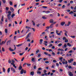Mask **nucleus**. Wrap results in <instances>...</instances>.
<instances>
[{
	"label": "nucleus",
	"instance_id": "obj_1",
	"mask_svg": "<svg viewBox=\"0 0 76 76\" xmlns=\"http://www.w3.org/2000/svg\"><path fill=\"white\" fill-rule=\"evenodd\" d=\"M8 14L7 15V17L8 19H9V21H11V20L10 19L11 18V17H10V15H11V13H12V12L10 11H9L8 12Z\"/></svg>",
	"mask_w": 76,
	"mask_h": 76
},
{
	"label": "nucleus",
	"instance_id": "obj_2",
	"mask_svg": "<svg viewBox=\"0 0 76 76\" xmlns=\"http://www.w3.org/2000/svg\"><path fill=\"white\" fill-rule=\"evenodd\" d=\"M11 70L12 72H13V73H16V70H15V69L13 67L11 68Z\"/></svg>",
	"mask_w": 76,
	"mask_h": 76
},
{
	"label": "nucleus",
	"instance_id": "obj_3",
	"mask_svg": "<svg viewBox=\"0 0 76 76\" xmlns=\"http://www.w3.org/2000/svg\"><path fill=\"white\" fill-rule=\"evenodd\" d=\"M68 61L69 63H71V62L73 61V59L71 58L70 59H69L68 60Z\"/></svg>",
	"mask_w": 76,
	"mask_h": 76
},
{
	"label": "nucleus",
	"instance_id": "obj_4",
	"mask_svg": "<svg viewBox=\"0 0 76 76\" xmlns=\"http://www.w3.org/2000/svg\"><path fill=\"white\" fill-rule=\"evenodd\" d=\"M69 75V76H73V74L72 73V72H68Z\"/></svg>",
	"mask_w": 76,
	"mask_h": 76
},
{
	"label": "nucleus",
	"instance_id": "obj_5",
	"mask_svg": "<svg viewBox=\"0 0 76 76\" xmlns=\"http://www.w3.org/2000/svg\"><path fill=\"white\" fill-rule=\"evenodd\" d=\"M11 65H12V66H13V67H15V69H16V68H17V67H16V66H15V65L14 63H11Z\"/></svg>",
	"mask_w": 76,
	"mask_h": 76
},
{
	"label": "nucleus",
	"instance_id": "obj_6",
	"mask_svg": "<svg viewBox=\"0 0 76 76\" xmlns=\"http://www.w3.org/2000/svg\"><path fill=\"white\" fill-rule=\"evenodd\" d=\"M66 23L65 22H62L61 23V26H64V24Z\"/></svg>",
	"mask_w": 76,
	"mask_h": 76
},
{
	"label": "nucleus",
	"instance_id": "obj_7",
	"mask_svg": "<svg viewBox=\"0 0 76 76\" xmlns=\"http://www.w3.org/2000/svg\"><path fill=\"white\" fill-rule=\"evenodd\" d=\"M11 42V40H9L7 42V45H8L10 44V42Z\"/></svg>",
	"mask_w": 76,
	"mask_h": 76
},
{
	"label": "nucleus",
	"instance_id": "obj_8",
	"mask_svg": "<svg viewBox=\"0 0 76 76\" xmlns=\"http://www.w3.org/2000/svg\"><path fill=\"white\" fill-rule=\"evenodd\" d=\"M31 33L30 32L28 34L27 36L26 37V39H27V38H28V37H29V35H31Z\"/></svg>",
	"mask_w": 76,
	"mask_h": 76
},
{
	"label": "nucleus",
	"instance_id": "obj_9",
	"mask_svg": "<svg viewBox=\"0 0 76 76\" xmlns=\"http://www.w3.org/2000/svg\"><path fill=\"white\" fill-rule=\"evenodd\" d=\"M50 23H54V20L53 19H51L50 20Z\"/></svg>",
	"mask_w": 76,
	"mask_h": 76
},
{
	"label": "nucleus",
	"instance_id": "obj_10",
	"mask_svg": "<svg viewBox=\"0 0 76 76\" xmlns=\"http://www.w3.org/2000/svg\"><path fill=\"white\" fill-rule=\"evenodd\" d=\"M61 34H63V32H62V31H60V33H57V34L58 35H59V36L61 35Z\"/></svg>",
	"mask_w": 76,
	"mask_h": 76
},
{
	"label": "nucleus",
	"instance_id": "obj_11",
	"mask_svg": "<svg viewBox=\"0 0 76 76\" xmlns=\"http://www.w3.org/2000/svg\"><path fill=\"white\" fill-rule=\"evenodd\" d=\"M10 10L12 11V12H13V11H14V9H13V7H10Z\"/></svg>",
	"mask_w": 76,
	"mask_h": 76
},
{
	"label": "nucleus",
	"instance_id": "obj_12",
	"mask_svg": "<svg viewBox=\"0 0 76 76\" xmlns=\"http://www.w3.org/2000/svg\"><path fill=\"white\" fill-rule=\"evenodd\" d=\"M31 75H32V76H34V71H32L30 73Z\"/></svg>",
	"mask_w": 76,
	"mask_h": 76
},
{
	"label": "nucleus",
	"instance_id": "obj_13",
	"mask_svg": "<svg viewBox=\"0 0 76 76\" xmlns=\"http://www.w3.org/2000/svg\"><path fill=\"white\" fill-rule=\"evenodd\" d=\"M62 47L63 48H64V47H65V48H66L67 47V45L66 44H64V46H62Z\"/></svg>",
	"mask_w": 76,
	"mask_h": 76
},
{
	"label": "nucleus",
	"instance_id": "obj_14",
	"mask_svg": "<svg viewBox=\"0 0 76 76\" xmlns=\"http://www.w3.org/2000/svg\"><path fill=\"white\" fill-rule=\"evenodd\" d=\"M23 73V69H22L20 72V74H21V75H22Z\"/></svg>",
	"mask_w": 76,
	"mask_h": 76
},
{
	"label": "nucleus",
	"instance_id": "obj_15",
	"mask_svg": "<svg viewBox=\"0 0 76 76\" xmlns=\"http://www.w3.org/2000/svg\"><path fill=\"white\" fill-rule=\"evenodd\" d=\"M71 23V22L70 21H69L68 22V24H67V26H69L70 25V24Z\"/></svg>",
	"mask_w": 76,
	"mask_h": 76
},
{
	"label": "nucleus",
	"instance_id": "obj_16",
	"mask_svg": "<svg viewBox=\"0 0 76 76\" xmlns=\"http://www.w3.org/2000/svg\"><path fill=\"white\" fill-rule=\"evenodd\" d=\"M47 76V73H45L44 74H42V76H44V75Z\"/></svg>",
	"mask_w": 76,
	"mask_h": 76
},
{
	"label": "nucleus",
	"instance_id": "obj_17",
	"mask_svg": "<svg viewBox=\"0 0 76 76\" xmlns=\"http://www.w3.org/2000/svg\"><path fill=\"white\" fill-rule=\"evenodd\" d=\"M49 27H50V28H53V24H51L50 25Z\"/></svg>",
	"mask_w": 76,
	"mask_h": 76
},
{
	"label": "nucleus",
	"instance_id": "obj_18",
	"mask_svg": "<svg viewBox=\"0 0 76 76\" xmlns=\"http://www.w3.org/2000/svg\"><path fill=\"white\" fill-rule=\"evenodd\" d=\"M22 44H23V43L20 44H19L18 45H17L16 46H17V47H20V46H21V45H22Z\"/></svg>",
	"mask_w": 76,
	"mask_h": 76
},
{
	"label": "nucleus",
	"instance_id": "obj_19",
	"mask_svg": "<svg viewBox=\"0 0 76 76\" xmlns=\"http://www.w3.org/2000/svg\"><path fill=\"white\" fill-rule=\"evenodd\" d=\"M22 67L21 66H20L18 68V70H20L21 69H22Z\"/></svg>",
	"mask_w": 76,
	"mask_h": 76
},
{
	"label": "nucleus",
	"instance_id": "obj_20",
	"mask_svg": "<svg viewBox=\"0 0 76 76\" xmlns=\"http://www.w3.org/2000/svg\"><path fill=\"white\" fill-rule=\"evenodd\" d=\"M9 50H10V51H14V50L11 48L10 47V48Z\"/></svg>",
	"mask_w": 76,
	"mask_h": 76
},
{
	"label": "nucleus",
	"instance_id": "obj_21",
	"mask_svg": "<svg viewBox=\"0 0 76 76\" xmlns=\"http://www.w3.org/2000/svg\"><path fill=\"white\" fill-rule=\"evenodd\" d=\"M10 68H8V69L7 70V72L8 73H9V72H10Z\"/></svg>",
	"mask_w": 76,
	"mask_h": 76
},
{
	"label": "nucleus",
	"instance_id": "obj_22",
	"mask_svg": "<svg viewBox=\"0 0 76 76\" xmlns=\"http://www.w3.org/2000/svg\"><path fill=\"white\" fill-rule=\"evenodd\" d=\"M67 46H69V47H71L72 46V45H70L69 43H67Z\"/></svg>",
	"mask_w": 76,
	"mask_h": 76
},
{
	"label": "nucleus",
	"instance_id": "obj_23",
	"mask_svg": "<svg viewBox=\"0 0 76 76\" xmlns=\"http://www.w3.org/2000/svg\"><path fill=\"white\" fill-rule=\"evenodd\" d=\"M65 32H66L65 33V35L66 36V37H68V35H67V31H65Z\"/></svg>",
	"mask_w": 76,
	"mask_h": 76
},
{
	"label": "nucleus",
	"instance_id": "obj_24",
	"mask_svg": "<svg viewBox=\"0 0 76 76\" xmlns=\"http://www.w3.org/2000/svg\"><path fill=\"white\" fill-rule=\"evenodd\" d=\"M31 22L33 23V25L34 26H35V22H34L33 20H32Z\"/></svg>",
	"mask_w": 76,
	"mask_h": 76
},
{
	"label": "nucleus",
	"instance_id": "obj_25",
	"mask_svg": "<svg viewBox=\"0 0 76 76\" xmlns=\"http://www.w3.org/2000/svg\"><path fill=\"white\" fill-rule=\"evenodd\" d=\"M4 20V17L3 16H2V18H1V21L2 22H3L4 20Z\"/></svg>",
	"mask_w": 76,
	"mask_h": 76
},
{
	"label": "nucleus",
	"instance_id": "obj_26",
	"mask_svg": "<svg viewBox=\"0 0 76 76\" xmlns=\"http://www.w3.org/2000/svg\"><path fill=\"white\" fill-rule=\"evenodd\" d=\"M15 16V14H13L11 15V17H12V18H13V17Z\"/></svg>",
	"mask_w": 76,
	"mask_h": 76
},
{
	"label": "nucleus",
	"instance_id": "obj_27",
	"mask_svg": "<svg viewBox=\"0 0 76 76\" xmlns=\"http://www.w3.org/2000/svg\"><path fill=\"white\" fill-rule=\"evenodd\" d=\"M45 13H47V14H48V13H50V11H46Z\"/></svg>",
	"mask_w": 76,
	"mask_h": 76
},
{
	"label": "nucleus",
	"instance_id": "obj_28",
	"mask_svg": "<svg viewBox=\"0 0 76 76\" xmlns=\"http://www.w3.org/2000/svg\"><path fill=\"white\" fill-rule=\"evenodd\" d=\"M10 5H11V6L13 4V3H12V1H10Z\"/></svg>",
	"mask_w": 76,
	"mask_h": 76
},
{
	"label": "nucleus",
	"instance_id": "obj_29",
	"mask_svg": "<svg viewBox=\"0 0 76 76\" xmlns=\"http://www.w3.org/2000/svg\"><path fill=\"white\" fill-rule=\"evenodd\" d=\"M2 51L4 52L5 51V50H4V48H3V47L2 48Z\"/></svg>",
	"mask_w": 76,
	"mask_h": 76
},
{
	"label": "nucleus",
	"instance_id": "obj_30",
	"mask_svg": "<svg viewBox=\"0 0 76 76\" xmlns=\"http://www.w3.org/2000/svg\"><path fill=\"white\" fill-rule=\"evenodd\" d=\"M37 74H41V72L39 71L37 72Z\"/></svg>",
	"mask_w": 76,
	"mask_h": 76
},
{
	"label": "nucleus",
	"instance_id": "obj_31",
	"mask_svg": "<svg viewBox=\"0 0 76 76\" xmlns=\"http://www.w3.org/2000/svg\"><path fill=\"white\" fill-rule=\"evenodd\" d=\"M73 12L72 11H71L69 13V14H73Z\"/></svg>",
	"mask_w": 76,
	"mask_h": 76
},
{
	"label": "nucleus",
	"instance_id": "obj_32",
	"mask_svg": "<svg viewBox=\"0 0 76 76\" xmlns=\"http://www.w3.org/2000/svg\"><path fill=\"white\" fill-rule=\"evenodd\" d=\"M39 50H37L36 51V54H37V53H39Z\"/></svg>",
	"mask_w": 76,
	"mask_h": 76
},
{
	"label": "nucleus",
	"instance_id": "obj_33",
	"mask_svg": "<svg viewBox=\"0 0 76 76\" xmlns=\"http://www.w3.org/2000/svg\"><path fill=\"white\" fill-rule=\"evenodd\" d=\"M3 72H4V73H5V72L6 71V70L4 68H3Z\"/></svg>",
	"mask_w": 76,
	"mask_h": 76
},
{
	"label": "nucleus",
	"instance_id": "obj_34",
	"mask_svg": "<svg viewBox=\"0 0 76 76\" xmlns=\"http://www.w3.org/2000/svg\"><path fill=\"white\" fill-rule=\"evenodd\" d=\"M42 18L43 19H47V17H46L45 16H43L42 17Z\"/></svg>",
	"mask_w": 76,
	"mask_h": 76
},
{
	"label": "nucleus",
	"instance_id": "obj_35",
	"mask_svg": "<svg viewBox=\"0 0 76 76\" xmlns=\"http://www.w3.org/2000/svg\"><path fill=\"white\" fill-rule=\"evenodd\" d=\"M62 45V44L60 43L58 44V47H60Z\"/></svg>",
	"mask_w": 76,
	"mask_h": 76
},
{
	"label": "nucleus",
	"instance_id": "obj_36",
	"mask_svg": "<svg viewBox=\"0 0 76 76\" xmlns=\"http://www.w3.org/2000/svg\"><path fill=\"white\" fill-rule=\"evenodd\" d=\"M5 32L6 33V34H7V29H5Z\"/></svg>",
	"mask_w": 76,
	"mask_h": 76
},
{
	"label": "nucleus",
	"instance_id": "obj_37",
	"mask_svg": "<svg viewBox=\"0 0 76 76\" xmlns=\"http://www.w3.org/2000/svg\"><path fill=\"white\" fill-rule=\"evenodd\" d=\"M35 60V58H33L31 59V61H34Z\"/></svg>",
	"mask_w": 76,
	"mask_h": 76
},
{
	"label": "nucleus",
	"instance_id": "obj_38",
	"mask_svg": "<svg viewBox=\"0 0 76 76\" xmlns=\"http://www.w3.org/2000/svg\"><path fill=\"white\" fill-rule=\"evenodd\" d=\"M2 1L4 4H5V3H6V0H2Z\"/></svg>",
	"mask_w": 76,
	"mask_h": 76
},
{
	"label": "nucleus",
	"instance_id": "obj_39",
	"mask_svg": "<svg viewBox=\"0 0 76 76\" xmlns=\"http://www.w3.org/2000/svg\"><path fill=\"white\" fill-rule=\"evenodd\" d=\"M11 61L12 62V63H15V60H12Z\"/></svg>",
	"mask_w": 76,
	"mask_h": 76
},
{
	"label": "nucleus",
	"instance_id": "obj_40",
	"mask_svg": "<svg viewBox=\"0 0 76 76\" xmlns=\"http://www.w3.org/2000/svg\"><path fill=\"white\" fill-rule=\"evenodd\" d=\"M5 9H6V10L7 11L9 10V7H6Z\"/></svg>",
	"mask_w": 76,
	"mask_h": 76
},
{
	"label": "nucleus",
	"instance_id": "obj_41",
	"mask_svg": "<svg viewBox=\"0 0 76 76\" xmlns=\"http://www.w3.org/2000/svg\"><path fill=\"white\" fill-rule=\"evenodd\" d=\"M53 63H57V61L55 60H53Z\"/></svg>",
	"mask_w": 76,
	"mask_h": 76
},
{
	"label": "nucleus",
	"instance_id": "obj_42",
	"mask_svg": "<svg viewBox=\"0 0 76 76\" xmlns=\"http://www.w3.org/2000/svg\"><path fill=\"white\" fill-rule=\"evenodd\" d=\"M23 73L24 74L26 73V70H23Z\"/></svg>",
	"mask_w": 76,
	"mask_h": 76
},
{
	"label": "nucleus",
	"instance_id": "obj_43",
	"mask_svg": "<svg viewBox=\"0 0 76 76\" xmlns=\"http://www.w3.org/2000/svg\"><path fill=\"white\" fill-rule=\"evenodd\" d=\"M71 38H75V36H71Z\"/></svg>",
	"mask_w": 76,
	"mask_h": 76
},
{
	"label": "nucleus",
	"instance_id": "obj_44",
	"mask_svg": "<svg viewBox=\"0 0 76 76\" xmlns=\"http://www.w3.org/2000/svg\"><path fill=\"white\" fill-rule=\"evenodd\" d=\"M34 69H37V66L36 65H34Z\"/></svg>",
	"mask_w": 76,
	"mask_h": 76
},
{
	"label": "nucleus",
	"instance_id": "obj_45",
	"mask_svg": "<svg viewBox=\"0 0 76 76\" xmlns=\"http://www.w3.org/2000/svg\"><path fill=\"white\" fill-rule=\"evenodd\" d=\"M73 65H74V66H76V62H74V63L73 64Z\"/></svg>",
	"mask_w": 76,
	"mask_h": 76
},
{
	"label": "nucleus",
	"instance_id": "obj_46",
	"mask_svg": "<svg viewBox=\"0 0 76 76\" xmlns=\"http://www.w3.org/2000/svg\"><path fill=\"white\" fill-rule=\"evenodd\" d=\"M31 64H27V66L28 67H29V66H30L31 65Z\"/></svg>",
	"mask_w": 76,
	"mask_h": 76
},
{
	"label": "nucleus",
	"instance_id": "obj_47",
	"mask_svg": "<svg viewBox=\"0 0 76 76\" xmlns=\"http://www.w3.org/2000/svg\"><path fill=\"white\" fill-rule=\"evenodd\" d=\"M68 42V40L67 39H65V42Z\"/></svg>",
	"mask_w": 76,
	"mask_h": 76
},
{
	"label": "nucleus",
	"instance_id": "obj_48",
	"mask_svg": "<svg viewBox=\"0 0 76 76\" xmlns=\"http://www.w3.org/2000/svg\"><path fill=\"white\" fill-rule=\"evenodd\" d=\"M52 46H53V44H50L49 45V47H52Z\"/></svg>",
	"mask_w": 76,
	"mask_h": 76
},
{
	"label": "nucleus",
	"instance_id": "obj_49",
	"mask_svg": "<svg viewBox=\"0 0 76 76\" xmlns=\"http://www.w3.org/2000/svg\"><path fill=\"white\" fill-rule=\"evenodd\" d=\"M47 72V70H46L45 69L44 70H43V72L44 73H46Z\"/></svg>",
	"mask_w": 76,
	"mask_h": 76
},
{
	"label": "nucleus",
	"instance_id": "obj_50",
	"mask_svg": "<svg viewBox=\"0 0 76 76\" xmlns=\"http://www.w3.org/2000/svg\"><path fill=\"white\" fill-rule=\"evenodd\" d=\"M68 68L69 69H71L72 66L70 65H69V66H68Z\"/></svg>",
	"mask_w": 76,
	"mask_h": 76
},
{
	"label": "nucleus",
	"instance_id": "obj_51",
	"mask_svg": "<svg viewBox=\"0 0 76 76\" xmlns=\"http://www.w3.org/2000/svg\"><path fill=\"white\" fill-rule=\"evenodd\" d=\"M65 39H66V37H64L62 38V39L63 40H65Z\"/></svg>",
	"mask_w": 76,
	"mask_h": 76
},
{
	"label": "nucleus",
	"instance_id": "obj_52",
	"mask_svg": "<svg viewBox=\"0 0 76 76\" xmlns=\"http://www.w3.org/2000/svg\"><path fill=\"white\" fill-rule=\"evenodd\" d=\"M73 51L72 50H71L68 52V53H72V52Z\"/></svg>",
	"mask_w": 76,
	"mask_h": 76
},
{
	"label": "nucleus",
	"instance_id": "obj_53",
	"mask_svg": "<svg viewBox=\"0 0 76 76\" xmlns=\"http://www.w3.org/2000/svg\"><path fill=\"white\" fill-rule=\"evenodd\" d=\"M21 6H25V4H21Z\"/></svg>",
	"mask_w": 76,
	"mask_h": 76
},
{
	"label": "nucleus",
	"instance_id": "obj_54",
	"mask_svg": "<svg viewBox=\"0 0 76 76\" xmlns=\"http://www.w3.org/2000/svg\"><path fill=\"white\" fill-rule=\"evenodd\" d=\"M56 66L58 67L59 66V64L58 63H56Z\"/></svg>",
	"mask_w": 76,
	"mask_h": 76
},
{
	"label": "nucleus",
	"instance_id": "obj_55",
	"mask_svg": "<svg viewBox=\"0 0 76 76\" xmlns=\"http://www.w3.org/2000/svg\"><path fill=\"white\" fill-rule=\"evenodd\" d=\"M23 54H24V53L23 52V53H20V56H22V55H23Z\"/></svg>",
	"mask_w": 76,
	"mask_h": 76
},
{
	"label": "nucleus",
	"instance_id": "obj_56",
	"mask_svg": "<svg viewBox=\"0 0 76 76\" xmlns=\"http://www.w3.org/2000/svg\"><path fill=\"white\" fill-rule=\"evenodd\" d=\"M9 27H11L12 26V24L10 23L8 26Z\"/></svg>",
	"mask_w": 76,
	"mask_h": 76
},
{
	"label": "nucleus",
	"instance_id": "obj_57",
	"mask_svg": "<svg viewBox=\"0 0 76 76\" xmlns=\"http://www.w3.org/2000/svg\"><path fill=\"white\" fill-rule=\"evenodd\" d=\"M46 29H49L50 28V26H47L46 27Z\"/></svg>",
	"mask_w": 76,
	"mask_h": 76
},
{
	"label": "nucleus",
	"instance_id": "obj_58",
	"mask_svg": "<svg viewBox=\"0 0 76 76\" xmlns=\"http://www.w3.org/2000/svg\"><path fill=\"white\" fill-rule=\"evenodd\" d=\"M70 3H71V4H73V1H70Z\"/></svg>",
	"mask_w": 76,
	"mask_h": 76
},
{
	"label": "nucleus",
	"instance_id": "obj_59",
	"mask_svg": "<svg viewBox=\"0 0 76 76\" xmlns=\"http://www.w3.org/2000/svg\"><path fill=\"white\" fill-rule=\"evenodd\" d=\"M39 25H40V24L39 23L36 25V26H37V27H39Z\"/></svg>",
	"mask_w": 76,
	"mask_h": 76
},
{
	"label": "nucleus",
	"instance_id": "obj_60",
	"mask_svg": "<svg viewBox=\"0 0 76 76\" xmlns=\"http://www.w3.org/2000/svg\"><path fill=\"white\" fill-rule=\"evenodd\" d=\"M73 49L75 51L76 50V47H73Z\"/></svg>",
	"mask_w": 76,
	"mask_h": 76
},
{
	"label": "nucleus",
	"instance_id": "obj_61",
	"mask_svg": "<svg viewBox=\"0 0 76 76\" xmlns=\"http://www.w3.org/2000/svg\"><path fill=\"white\" fill-rule=\"evenodd\" d=\"M52 49H55V47L54 46H53L52 47Z\"/></svg>",
	"mask_w": 76,
	"mask_h": 76
},
{
	"label": "nucleus",
	"instance_id": "obj_62",
	"mask_svg": "<svg viewBox=\"0 0 76 76\" xmlns=\"http://www.w3.org/2000/svg\"><path fill=\"white\" fill-rule=\"evenodd\" d=\"M52 54L53 55L55 56V53L54 52H52Z\"/></svg>",
	"mask_w": 76,
	"mask_h": 76
},
{
	"label": "nucleus",
	"instance_id": "obj_63",
	"mask_svg": "<svg viewBox=\"0 0 76 76\" xmlns=\"http://www.w3.org/2000/svg\"><path fill=\"white\" fill-rule=\"evenodd\" d=\"M41 54L40 53H39L38 54V57H41Z\"/></svg>",
	"mask_w": 76,
	"mask_h": 76
},
{
	"label": "nucleus",
	"instance_id": "obj_64",
	"mask_svg": "<svg viewBox=\"0 0 76 76\" xmlns=\"http://www.w3.org/2000/svg\"><path fill=\"white\" fill-rule=\"evenodd\" d=\"M8 63H11V60H8Z\"/></svg>",
	"mask_w": 76,
	"mask_h": 76
}]
</instances>
